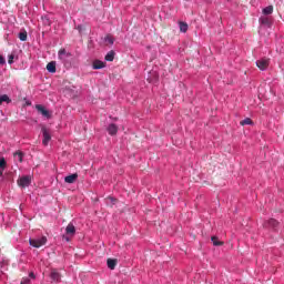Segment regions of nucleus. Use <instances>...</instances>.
Masks as SVG:
<instances>
[{
	"instance_id": "f257e3e1",
	"label": "nucleus",
	"mask_w": 284,
	"mask_h": 284,
	"mask_svg": "<svg viewBox=\"0 0 284 284\" xmlns=\"http://www.w3.org/2000/svg\"><path fill=\"white\" fill-rule=\"evenodd\" d=\"M29 243L32 247H43V245H45V243H48V237L45 236H42V237H39V239H31L29 240Z\"/></svg>"
},
{
	"instance_id": "f03ea898",
	"label": "nucleus",
	"mask_w": 284,
	"mask_h": 284,
	"mask_svg": "<svg viewBox=\"0 0 284 284\" xmlns=\"http://www.w3.org/2000/svg\"><path fill=\"white\" fill-rule=\"evenodd\" d=\"M41 132H42V136H43L42 144L48 145L50 143V141L52 140L50 130H48V128H45V126H42Z\"/></svg>"
},
{
	"instance_id": "7ed1b4c3",
	"label": "nucleus",
	"mask_w": 284,
	"mask_h": 284,
	"mask_svg": "<svg viewBox=\"0 0 284 284\" xmlns=\"http://www.w3.org/2000/svg\"><path fill=\"white\" fill-rule=\"evenodd\" d=\"M36 110L39 112V114H42L44 119H52V113L45 109L42 104H37Z\"/></svg>"
},
{
	"instance_id": "20e7f679",
	"label": "nucleus",
	"mask_w": 284,
	"mask_h": 284,
	"mask_svg": "<svg viewBox=\"0 0 284 284\" xmlns=\"http://www.w3.org/2000/svg\"><path fill=\"white\" fill-rule=\"evenodd\" d=\"M273 19L272 17H267V16H262L258 19V22L261 23V26H266V28H272V23H273Z\"/></svg>"
},
{
	"instance_id": "39448f33",
	"label": "nucleus",
	"mask_w": 284,
	"mask_h": 284,
	"mask_svg": "<svg viewBox=\"0 0 284 284\" xmlns=\"http://www.w3.org/2000/svg\"><path fill=\"white\" fill-rule=\"evenodd\" d=\"M256 65L260 70H267V68H270V60L268 59H260L256 61Z\"/></svg>"
},
{
	"instance_id": "423d86ee",
	"label": "nucleus",
	"mask_w": 284,
	"mask_h": 284,
	"mask_svg": "<svg viewBox=\"0 0 284 284\" xmlns=\"http://www.w3.org/2000/svg\"><path fill=\"white\" fill-rule=\"evenodd\" d=\"M50 278L53 281V283H61V273L57 271L55 268L51 270Z\"/></svg>"
},
{
	"instance_id": "0eeeda50",
	"label": "nucleus",
	"mask_w": 284,
	"mask_h": 284,
	"mask_svg": "<svg viewBox=\"0 0 284 284\" xmlns=\"http://www.w3.org/2000/svg\"><path fill=\"white\" fill-rule=\"evenodd\" d=\"M31 183L30 176H22L18 180L19 187H28Z\"/></svg>"
},
{
	"instance_id": "6e6552de",
	"label": "nucleus",
	"mask_w": 284,
	"mask_h": 284,
	"mask_svg": "<svg viewBox=\"0 0 284 284\" xmlns=\"http://www.w3.org/2000/svg\"><path fill=\"white\" fill-rule=\"evenodd\" d=\"M264 227H268L271 230H276V227H278V221L271 219L264 223Z\"/></svg>"
},
{
	"instance_id": "1a4fd4ad",
	"label": "nucleus",
	"mask_w": 284,
	"mask_h": 284,
	"mask_svg": "<svg viewBox=\"0 0 284 284\" xmlns=\"http://www.w3.org/2000/svg\"><path fill=\"white\" fill-rule=\"evenodd\" d=\"M58 57H59L60 61H65L67 59H70L71 54H70V52L65 51V49H61L58 52Z\"/></svg>"
},
{
	"instance_id": "9d476101",
	"label": "nucleus",
	"mask_w": 284,
	"mask_h": 284,
	"mask_svg": "<svg viewBox=\"0 0 284 284\" xmlns=\"http://www.w3.org/2000/svg\"><path fill=\"white\" fill-rule=\"evenodd\" d=\"M65 234H68L69 236H74V234H77V227H74V224H68V226L65 227Z\"/></svg>"
},
{
	"instance_id": "9b49d317",
	"label": "nucleus",
	"mask_w": 284,
	"mask_h": 284,
	"mask_svg": "<svg viewBox=\"0 0 284 284\" xmlns=\"http://www.w3.org/2000/svg\"><path fill=\"white\" fill-rule=\"evenodd\" d=\"M92 68H93V70H103V68H105V62H103L101 60H95L92 63Z\"/></svg>"
},
{
	"instance_id": "f8f14e48",
	"label": "nucleus",
	"mask_w": 284,
	"mask_h": 284,
	"mask_svg": "<svg viewBox=\"0 0 284 284\" xmlns=\"http://www.w3.org/2000/svg\"><path fill=\"white\" fill-rule=\"evenodd\" d=\"M118 263H119V261L116 258H108L106 260V265H108L109 270H115Z\"/></svg>"
},
{
	"instance_id": "ddd939ff",
	"label": "nucleus",
	"mask_w": 284,
	"mask_h": 284,
	"mask_svg": "<svg viewBox=\"0 0 284 284\" xmlns=\"http://www.w3.org/2000/svg\"><path fill=\"white\" fill-rule=\"evenodd\" d=\"M108 132L111 136H114V134H116V132H119V126H116V124L112 123L108 126Z\"/></svg>"
},
{
	"instance_id": "4468645a",
	"label": "nucleus",
	"mask_w": 284,
	"mask_h": 284,
	"mask_svg": "<svg viewBox=\"0 0 284 284\" xmlns=\"http://www.w3.org/2000/svg\"><path fill=\"white\" fill-rule=\"evenodd\" d=\"M48 72H51V74H54L57 72V62L51 61L47 64Z\"/></svg>"
},
{
	"instance_id": "2eb2a0df",
	"label": "nucleus",
	"mask_w": 284,
	"mask_h": 284,
	"mask_svg": "<svg viewBox=\"0 0 284 284\" xmlns=\"http://www.w3.org/2000/svg\"><path fill=\"white\" fill-rule=\"evenodd\" d=\"M77 179H79V174L73 173L71 175L65 176L64 182L65 183H74L77 181Z\"/></svg>"
},
{
	"instance_id": "dca6fc26",
	"label": "nucleus",
	"mask_w": 284,
	"mask_h": 284,
	"mask_svg": "<svg viewBox=\"0 0 284 284\" xmlns=\"http://www.w3.org/2000/svg\"><path fill=\"white\" fill-rule=\"evenodd\" d=\"M105 45H114V37L112 34H106L104 38Z\"/></svg>"
},
{
	"instance_id": "f3484780",
	"label": "nucleus",
	"mask_w": 284,
	"mask_h": 284,
	"mask_svg": "<svg viewBox=\"0 0 284 284\" xmlns=\"http://www.w3.org/2000/svg\"><path fill=\"white\" fill-rule=\"evenodd\" d=\"M8 162H6V158L0 159V176H3V170H6Z\"/></svg>"
},
{
	"instance_id": "a211bd4d",
	"label": "nucleus",
	"mask_w": 284,
	"mask_h": 284,
	"mask_svg": "<svg viewBox=\"0 0 284 284\" xmlns=\"http://www.w3.org/2000/svg\"><path fill=\"white\" fill-rule=\"evenodd\" d=\"M105 204L109 207H114V205H116V199H114L112 196H109V197L105 199Z\"/></svg>"
},
{
	"instance_id": "6ab92c4d",
	"label": "nucleus",
	"mask_w": 284,
	"mask_h": 284,
	"mask_svg": "<svg viewBox=\"0 0 284 284\" xmlns=\"http://www.w3.org/2000/svg\"><path fill=\"white\" fill-rule=\"evenodd\" d=\"M3 103H12V100L8 94H3L0 97V105H3Z\"/></svg>"
},
{
	"instance_id": "aec40b11",
	"label": "nucleus",
	"mask_w": 284,
	"mask_h": 284,
	"mask_svg": "<svg viewBox=\"0 0 284 284\" xmlns=\"http://www.w3.org/2000/svg\"><path fill=\"white\" fill-rule=\"evenodd\" d=\"M13 156H14V159H16L17 161H19V163H23V156H24V153H23V152L18 151V152H16V153L13 154Z\"/></svg>"
},
{
	"instance_id": "412c9836",
	"label": "nucleus",
	"mask_w": 284,
	"mask_h": 284,
	"mask_svg": "<svg viewBox=\"0 0 284 284\" xmlns=\"http://www.w3.org/2000/svg\"><path fill=\"white\" fill-rule=\"evenodd\" d=\"M18 38L20 39V41H28V31H21L18 34Z\"/></svg>"
},
{
	"instance_id": "4be33fe9",
	"label": "nucleus",
	"mask_w": 284,
	"mask_h": 284,
	"mask_svg": "<svg viewBox=\"0 0 284 284\" xmlns=\"http://www.w3.org/2000/svg\"><path fill=\"white\" fill-rule=\"evenodd\" d=\"M262 12H263V14H272V12H274V7L273 6L265 7L262 10Z\"/></svg>"
},
{
	"instance_id": "5701e85b",
	"label": "nucleus",
	"mask_w": 284,
	"mask_h": 284,
	"mask_svg": "<svg viewBox=\"0 0 284 284\" xmlns=\"http://www.w3.org/2000/svg\"><path fill=\"white\" fill-rule=\"evenodd\" d=\"M211 241H212L213 245H215L216 247L223 245V242L219 241V237H216V236H212Z\"/></svg>"
},
{
	"instance_id": "b1692460",
	"label": "nucleus",
	"mask_w": 284,
	"mask_h": 284,
	"mask_svg": "<svg viewBox=\"0 0 284 284\" xmlns=\"http://www.w3.org/2000/svg\"><path fill=\"white\" fill-rule=\"evenodd\" d=\"M104 59L105 61H114V51H110L109 53H106Z\"/></svg>"
},
{
	"instance_id": "393cba45",
	"label": "nucleus",
	"mask_w": 284,
	"mask_h": 284,
	"mask_svg": "<svg viewBox=\"0 0 284 284\" xmlns=\"http://www.w3.org/2000/svg\"><path fill=\"white\" fill-rule=\"evenodd\" d=\"M241 125H252V119L246 118L240 122Z\"/></svg>"
},
{
	"instance_id": "a878e982",
	"label": "nucleus",
	"mask_w": 284,
	"mask_h": 284,
	"mask_svg": "<svg viewBox=\"0 0 284 284\" xmlns=\"http://www.w3.org/2000/svg\"><path fill=\"white\" fill-rule=\"evenodd\" d=\"M180 30L182 32H187V23L185 22H180Z\"/></svg>"
},
{
	"instance_id": "bb28decb",
	"label": "nucleus",
	"mask_w": 284,
	"mask_h": 284,
	"mask_svg": "<svg viewBox=\"0 0 284 284\" xmlns=\"http://www.w3.org/2000/svg\"><path fill=\"white\" fill-rule=\"evenodd\" d=\"M8 63H10V64L14 63V55L13 54L9 55Z\"/></svg>"
},
{
	"instance_id": "cd10ccee",
	"label": "nucleus",
	"mask_w": 284,
	"mask_h": 284,
	"mask_svg": "<svg viewBox=\"0 0 284 284\" xmlns=\"http://www.w3.org/2000/svg\"><path fill=\"white\" fill-rule=\"evenodd\" d=\"M0 65H6V58L3 55H0Z\"/></svg>"
},
{
	"instance_id": "c85d7f7f",
	"label": "nucleus",
	"mask_w": 284,
	"mask_h": 284,
	"mask_svg": "<svg viewBox=\"0 0 284 284\" xmlns=\"http://www.w3.org/2000/svg\"><path fill=\"white\" fill-rule=\"evenodd\" d=\"M21 283H23V284H30V278L23 277L22 281H21Z\"/></svg>"
},
{
	"instance_id": "c756f323",
	"label": "nucleus",
	"mask_w": 284,
	"mask_h": 284,
	"mask_svg": "<svg viewBox=\"0 0 284 284\" xmlns=\"http://www.w3.org/2000/svg\"><path fill=\"white\" fill-rule=\"evenodd\" d=\"M29 276H30V278H34V273L31 272V273L29 274Z\"/></svg>"
},
{
	"instance_id": "7c9ffc66",
	"label": "nucleus",
	"mask_w": 284,
	"mask_h": 284,
	"mask_svg": "<svg viewBox=\"0 0 284 284\" xmlns=\"http://www.w3.org/2000/svg\"><path fill=\"white\" fill-rule=\"evenodd\" d=\"M63 239H65L67 241H70V237H68V236H65V235H63Z\"/></svg>"
}]
</instances>
